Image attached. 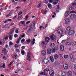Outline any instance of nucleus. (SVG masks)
<instances>
[{"mask_svg":"<svg viewBox=\"0 0 76 76\" xmlns=\"http://www.w3.org/2000/svg\"><path fill=\"white\" fill-rule=\"evenodd\" d=\"M50 39L52 41H54L56 39V36L54 34L50 35Z\"/></svg>","mask_w":76,"mask_h":76,"instance_id":"obj_1","label":"nucleus"},{"mask_svg":"<svg viewBox=\"0 0 76 76\" xmlns=\"http://www.w3.org/2000/svg\"><path fill=\"white\" fill-rule=\"evenodd\" d=\"M49 73L50 76H53L54 75V71L52 69L50 70L49 71Z\"/></svg>","mask_w":76,"mask_h":76,"instance_id":"obj_2","label":"nucleus"},{"mask_svg":"<svg viewBox=\"0 0 76 76\" xmlns=\"http://www.w3.org/2000/svg\"><path fill=\"white\" fill-rule=\"evenodd\" d=\"M70 18L71 20H75L76 18V15L75 14H72L71 15Z\"/></svg>","mask_w":76,"mask_h":76,"instance_id":"obj_3","label":"nucleus"},{"mask_svg":"<svg viewBox=\"0 0 76 76\" xmlns=\"http://www.w3.org/2000/svg\"><path fill=\"white\" fill-rule=\"evenodd\" d=\"M41 54L44 56H46L47 54V51L45 50H43L41 51Z\"/></svg>","mask_w":76,"mask_h":76,"instance_id":"obj_4","label":"nucleus"},{"mask_svg":"<svg viewBox=\"0 0 76 76\" xmlns=\"http://www.w3.org/2000/svg\"><path fill=\"white\" fill-rule=\"evenodd\" d=\"M35 29V27L34 26L32 27V26H31L28 30L29 32H31V31H34Z\"/></svg>","mask_w":76,"mask_h":76,"instance_id":"obj_5","label":"nucleus"},{"mask_svg":"<svg viewBox=\"0 0 76 76\" xmlns=\"http://www.w3.org/2000/svg\"><path fill=\"white\" fill-rule=\"evenodd\" d=\"M43 62L45 64H48L49 62V61L48 59L45 58L43 61Z\"/></svg>","mask_w":76,"mask_h":76,"instance_id":"obj_6","label":"nucleus"},{"mask_svg":"<svg viewBox=\"0 0 76 76\" xmlns=\"http://www.w3.org/2000/svg\"><path fill=\"white\" fill-rule=\"evenodd\" d=\"M58 34H63V31L61 29H59L57 30Z\"/></svg>","mask_w":76,"mask_h":76,"instance_id":"obj_7","label":"nucleus"},{"mask_svg":"<svg viewBox=\"0 0 76 76\" xmlns=\"http://www.w3.org/2000/svg\"><path fill=\"white\" fill-rule=\"evenodd\" d=\"M70 23V19H66L65 21V23L66 24H67L68 25V24H69Z\"/></svg>","mask_w":76,"mask_h":76,"instance_id":"obj_8","label":"nucleus"},{"mask_svg":"<svg viewBox=\"0 0 76 76\" xmlns=\"http://www.w3.org/2000/svg\"><path fill=\"white\" fill-rule=\"evenodd\" d=\"M74 33H75V31H74V30H71L69 31L68 33V34L70 35H73V34H74Z\"/></svg>","mask_w":76,"mask_h":76,"instance_id":"obj_9","label":"nucleus"},{"mask_svg":"<svg viewBox=\"0 0 76 76\" xmlns=\"http://www.w3.org/2000/svg\"><path fill=\"white\" fill-rule=\"evenodd\" d=\"M61 76H65L66 75V71H62L61 72Z\"/></svg>","mask_w":76,"mask_h":76,"instance_id":"obj_10","label":"nucleus"},{"mask_svg":"<svg viewBox=\"0 0 76 76\" xmlns=\"http://www.w3.org/2000/svg\"><path fill=\"white\" fill-rule=\"evenodd\" d=\"M64 68L65 70H67L68 69V65L66 64H64Z\"/></svg>","mask_w":76,"mask_h":76,"instance_id":"obj_11","label":"nucleus"},{"mask_svg":"<svg viewBox=\"0 0 76 76\" xmlns=\"http://www.w3.org/2000/svg\"><path fill=\"white\" fill-rule=\"evenodd\" d=\"M47 53L48 54H51V50L50 49H48L47 50Z\"/></svg>","mask_w":76,"mask_h":76,"instance_id":"obj_12","label":"nucleus"},{"mask_svg":"<svg viewBox=\"0 0 76 76\" xmlns=\"http://www.w3.org/2000/svg\"><path fill=\"white\" fill-rule=\"evenodd\" d=\"M67 75L69 76H72V72L71 71L68 72Z\"/></svg>","mask_w":76,"mask_h":76,"instance_id":"obj_13","label":"nucleus"},{"mask_svg":"<svg viewBox=\"0 0 76 76\" xmlns=\"http://www.w3.org/2000/svg\"><path fill=\"white\" fill-rule=\"evenodd\" d=\"M60 48H61V51H63L64 49V46L63 45H61Z\"/></svg>","mask_w":76,"mask_h":76,"instance_id":"obj_14","label":"nucleus"},{"mask_svg":"<svg viewBox=\"0 0 76 76\" xmlns=\"http://www.w3.org/2000/svg\"><path fill=\"white\" fill-rule=\"evenodd\" d=\"M50 38L49 37H46L45 38V41L46 42H48L50 41Z\"/></svg>","mask_w":76,"mask_h":76,"instance_id":"obj_15","label":"nucleus"},{"mask_svg":"<svg viewBox=\"0 0 76 76\" xmlns=\"http://www.w3.org/2000/svg\"><path fill=\"white\" fill-rule=\"evenodd\" d=\"M66 30L68 32L70 31H71V28L70 27H68L66 28Z\"/></svg>","mask_w":76,"mask_h":76,"instance_id":"obj_16","label":"nucleus"},{"mask_svg":"<svg viewBox=\"0 0 76 76\" xmlns=\"http://www.w3.org/2000/svg\"><path fill=\"white\" fill-rule=\"evenodd\" d=\"M69 15V11H67L65 12V16H68Z\"/></svg>","mask_w":76,"mask_h":76,"instance_id":"obj_17","label":"nucleus"},{"mask_svg":"<svg viewBox=\"0 0 76 76\" xmlns=\"http://www.w3.org/2000/svg\"><path fill=\"white\" fill-rule=\"evenodd\" d=\"M50 58L51 61H52V62H54V58H53V56H50Z\"/></svg>","mask_w":76,"mask_h":76,"instance_id":"obj_18","label":"nucleus"},{"mask_svg":"<svg viewBox=\"0 0 76 76\" xmlns=\"http://www.w3.org/2000/svg\"><path fill=\"white\" fill-rule=\"evenodd\" d=\"M50 45L51 48H53V47H54V46H55V45H54V44L53 43H52Z\"/></svg>","mask_w":76,"mask_h":76,"instance_id":"obj_19","label":"nucleus"},{"mask_svg":"<svg viewBox=\"0 0 76 76\" xmlns=\"http://www.w3.org/2000/svg\"><path fill=\"white\" fill-rule=\"evenodd\" d=\"M15 31V29H12L11 30V32L9 33V34H12L14 32V31Z\"/></svg>","mask_w":76,"mask_h":76,"instance_id":"obj_20","label":"nucleus"},{"mask_svg":"<svg viewBox=\"0 0 76 76\" xmlns=\"http://www.w3.org/2000/svg\"><path fill=\"white\" fill-rule=\"evenodd\" d=\"M31 56V53L30 52H28L27 54V56L28 58H30V56Z\"/></svg>","mask_w":76,"mask_h":76,"instance_id":"obj_21","label":"nucleus"},{"mask_svg":"<svg viewBox=\"0 0 76 76\" xmlns=\"http://www.w3.org/2000/svg\"><path fill=\"white\" fill-rule=\"evenodd\" d=\"M46 75V74L44 72H42L39 74L38 76H42L41 75Z\"/></svg>","mask_w":76,"mask_h":76,"instance_id":"obj_22","label":"nucleus"},{"mask_svg":"<svg viewBox=\"0 0 76 76\" xmlns=\"http://www.w3.org/2000/svg\"><path fill=\"white\" fill-rule=\"evenodd\" d=\"M55 59H57L58 58V55H55L54 57Z\"/></svg>","mask_w":76,"mask_h":76,"instance_id":"obj_23","label":"nucleus"},{"mask_svg":"<svg viewBox=\"0 0 76 76\" xmlns=\"http://www.w3.org/2000/svg\"><path fill=\"white\" fill-rule=\"evenodd\" d=\"M69 57L71 59H72L73 58V54L72 53H70L69 54Z\"/></svg>","mask_w":76,"mask_h":76,"instance_id":"obj_24","label":"nucleus"},{"mask_svg":"<svg viewBox=\"0 0 76 76\" xmlns=\"http://www.w3.org/2000/svg\"><path fill=\"white\" fill-rule=\"evenodd\" d=\"M49 71V69L48 68H46V69L44 70V72H48Z\"/></svg>","mask_w":76,"mask_h":76,"instance_id":"obj_25","label":"nucleus"},{"mask_svg":"<svg viewBox=\"0 0 76 76\" xmlns=\"http://www.w3.org/2000/svg\"><path fill=\"white\" fill-rule=\"evenodd\" d=\"M14 56H15V59H17L18 58V56L16 54V53H14Z\"/></svg>","mask_w":76,"mask_h":76,"instance_id":"obj_26","label":"nucleus"},{"mask_svg":"<svg viewBox=\"0 0 76 76\" xmlns=\"http://www.w3.org/2000/svg\"><path fill=\"white\" fill-rule=\"evenodd\" d=\"M20 41V39L19 38L18 39L17 41L16 42V43L17 44H19V41Z\"/></svg>","mask_w":76,"mask_h":76,"instance_id":"obj_27","label":"nucleus"},{"mask_svg":"<svg viewBox=\"0 0 76 76\" xmlns=\"http://www.w3.org/2000/svg\"><path fill=\"white\" fill-rule=\"evenodd\" d=\"M52 50L53 53H55V52H56V49H55V48L52 49Z\"/></svg>","mask_w":76,"mask_h":76,"instance_id":"obj_28","label":"nucleus"},{"mask_svg":"<svg viewBox=\"0 0 76 76\" xmlns=\"http://www.w3.org/2000/svg\"><path fill=\"white\" fill-rule=\"evenodd\" d=\"M69 57L68 55H64V58H67Z\"/></svg>","mask_w":76,"mask_h":76,"instance_id":"obj_29","label":"nucleus"},{"mask_svg":"<svg viewBox=\"0 0 76 76\" xmlns=\"http://www.w3.org/2000/svg\"><path fill=\"white\" fill-rule=\"evenodd\" d=\"M73 7H71L69 8V10L71 11L72 10H73Z\"/></svg>","mask_w":76,"mask_h":76,"instance_id":"obj_30","label":"nucleus"},{"mask_svg":"<svg viewBox=\"0 0 76 76\" xmlns=\"http://www.w3.org/2000/svg\"><path fill=\"white\" fill-rule=\"evenodd\" d=\"M66 44L67 45H71V43L69 42H67L66 43Z\"/></svg>","mask_w":76,"mask_h":76,"instance_id":"obj_31","label":"nucleus"},{"mask_svg":"<svg viewBox=\"0 0 76 76\" xmlns=\"http://www.w3.org/2000/svg\"><path fill=\"white\" fill-rule=\"evenodd\" d=\"M51 6H52L51 4H48V7L49 8H50V7H51Z\"/></svg>","mask_w":76,"mask_h":76,"instance_id":"obj_32","label":"nucleus"},{"mask_svg":"<svg viewBox=\"0 0 76 76\" xmlns=\"http://www.w3.org/2000/svg\"><path fill=\"white\" fill-rule=\"evenodd\" d=\"M9 38L10 40H12V35H10L9 36Z\"/></svg>","mask_w":76,"mask_h":76,"instance_id":"obj_33","label":"nucleus"},{"mask_svg":"<svg viewBox=\"0 0 76 76\" xmlns=\"http://www.w3.org/2000/svg\"><path fill=\"white\" fill-rule=\"evenodd\" d=\"M20 23L21 24H24V23H25V21H21L20 22Z\"/></svg>","mask_w":76,"mask_h":76,"instance_id":"obj_34","label":"nucleus"},{"mask_svg":"<svg viewBox=\"0 0 76 76\" xmlns=\"http://www.w3.org/2000/svg\"><path fill=\"white\" fill-rule=\"evenodd\" d=\"M11 13H9L7 15V17H9V16H11Z\"/></svg>","mask_w":76,"mask_h":76,"instance_id":"obj_35","label":"nucleus"},{"mask_svg":"<svg viewBox=\"0 0 76 76\" xmlns=\"http://www.w3.org/2000/svg\"><path fill=\"white\" fill-rule=\"evenodd\" d=\"M13 61H12V62H10V64H9L8 66H12V64L13 63Z\"/></svg>","mask_w":76,"mask_h":76,"instance_id":"obj_36","label":"nucleus"},{"mask_svg":"<svg viewBox=\"0 0 76 76\" xmlns=\"http://www.w3.org/2000/svg\"><path fill=\"white\" fill-rule=\"evenodd\" d=\"M4 38L5 39H8V37L5 36L4 37Z\"/></svg>","mask_w":76,"mask_h":76,"instance_id":"obj_37","label":"nucleus"},{"mask_svg":"<svg viewBox=\"0 0 76 76\" xmlns=\"http://www.w3.org/2000/svg\"><path fill=\"white\" fill-rule=\"evenodd\" d=\"M21 54H22V55H25V51H21Z\"/></svg>","mask_w":76,"mask_h":76,"instance_id":"obj_38","label":"nucleus"},{"mask_svg":"<svg viewBox=\"0 0 76 76\" xmlns=\"http://www.w3.org/2000/svg\"><path fill=\"white\" fill-rule=\"evenodd\" d=\"M71 13H75L76 14V12H75V11H71Z\"/></svg>","mask_w":76,"mask_h":76,"instance_id":"obj_39","label":"nucleus"},{"mask_svg":"<svg viewBox=\"0 0 76 76\" xmlns=\"http://www.w3.org/2000/svg\"><path fill=\"white\" fill-rule=\"evenodd\" d=\"M37 7H38L39 8H40V7H41V3H39L37 6Z\"/></svg>","mask_w":76,"mask_h":76,"instance_id":"obj_40","label":"nucleus"},{"mask_svg":"<svg viewBox=\"0 0 76 76\" xmlns=\"http://www.w3.org/2000/svg\"><path fill=\"white\" fill-rule=\"evenodd\" d=\"M14 37L15 38H16V37H18V34H15L14 35Z\"/></svg>","mask_w":76,"mask_h":76,"instance_id":"obj_41","label":"nucleus"},{"mask_svg":"<svg viewBox=\"0 0 76 76\" xmlns=\"http://www.w3.org/2000/svg\"><path fill=\"white\" fill-rule=\"evenodd\" d=\"M16 18H17V15H16L15 16L13 17L12 18V19H15Z\"/></svg>","mask_w":76,"mask_h":76,"instance_id":"obj_42","label":"nucleus"},{"mask_svg":"<svg viewBox=\"0 0 76 76\" xmlns=\"http://www.w3.org/2000/svg\"><path fill=\"white\" fill-rule=\"evenodd\" d=\"M22 12H20L18 13V16H19V15H22Z\"/></svg>","mask_w":76,"mask_h":76,"instance_id":"obj_43","label":"nucleus"},{"mask_svg":"<svg viewBox=\"0 0 76 76\" xmlns=\"http://www.w3.org/2000/svg\"><path fill=\"white\" fill-rule=\"evenodd\" d=\"M42 48H46V45H44L42 47Z\"/></svg>","mask_w":76,"mask_h":76,"instance_id":"obj_44","label":"nucleus"},{"mask_svg":"<svg viewBox=\"0 0 76 76\" xmlns=\"http://www.w3.org/2000/svg\"><path fill=\"white\" fill-rule=\"evenodd\" d=\"M31 42V39H28L27 40V43H29Z\"/></svg>","mask_w":76,"mask_h":76,"instance_id":"obj_45","label":"nucleus"},{"mask_svg":"<svg viewBox=\"0 0 76 76\" xmlns=\"http://www.w3.org/2000/svg\"><path fill=\"white\" fill-rule=\"evenodd\" d=\"M9 44L10 45H13V43L11 42H9Z\"/></svg>","mask_w":76,"mask_h":76,"instance_id":"obj_46","label":"nucleus"},{"mask_svg":"<svg viewBox=\"0 0 76 76\" xmlns=\"http://www.w3.org/2000/svg\"><path fill=\"white\" fill-rule=\"evenodd\" d=\"M14 46L15 48H17V47H18V45H17V44H15Z\"/></svg>","mask_w":76,"mask_h":76,"instance_id":"obj_47","label":"nucleus"},{"mask_svg":"<svg viewBox=\"0 0 76 76\" xmlns=\"http://www.w3.org/2000/svg\"><path fill=\"white\" fill-rule=\"evenodd\" d=\"M25 41V39H22L21 40V42H24V41Z\"/></svg>","mask_w":76,"mask_h":76,"instance_id":"obj_48","label":"nucleus"},{"mask_svg":"<svg viewBox=\"0 0 76 76\" xmlns=\"http://www.w3.org/2000/svg\"><path fill=\"white\" fill-rule=\"evenodd\" d=\"M28 18V15H27L26 16V20H27Z\"/></svg>","mask_w":76,"mask_h":76,"instance_id":"obj_49","label":"nucleus"},{"mask_svg":"<svg viewBox=\"0 0 76 76\" xmlns=\"http://www.w3.org/2000/svg\"><path fill=\"white\" fill-rule=\"evenodd\" d=\"M16 51L18 53H20V51H19V50L17 49L16 50Z\"/></svg>","mask_w":76,"mask_h":76,"instance_id":"obj_50","label":"nucleus"},{"mask_svg":"<svg viewBox=\"0 0 76 76\" xmlns=\"http://www.w3.org/2000/svg\"><path fill=\"white\" fill-rule=\"evenodd\" d=\"M2 67H3V68H5V65L4 63L3 64V65L2 66Z\"/></svg>","mask_w":76,"mask_h":76,"instance_id":"obj_51","label":"nucleus"},{"mask_svg":"<svg viewBox=\"0 0 76 76\" xmlns=\"http://www.w3.org/2000/svg\"><path fill=\"white\" fill-rule=\"evenodd\" d=\"M35 43V42H32L31 43V44L32 45H33V44H34Z\"/></svg>","mask_w":76,"mask_h":76,"instance_id":"obj_52","label":"nucleus"},{"mask_svg":"<svg viewBox=\"0 0 76 76\" xmlns=\"http://www.w3.org/2000/svg\"><path fill=\"white\" fill-rule=\"evenodd\" d=\"M25 47H26L25 46H23L21 47V48H22V49H24Z\"/></svg>","mask_w":76,"mask_h":76,"instance_id":"obj_53","label":"nucleus"},{"mask_svg":"<svg viewBox=\"0 0 76 76\" xmlns=\"http://www.w3.org/2000/svg\"><path fill=\"white\" fill-rule=\"evenodd\" d=\"M3 58H4V60H6L7 58H6V57L5 56H4Z\"/></svg>","mask_w":76,"mask_h":76,"instance_id":"obj_54","label":"nucleus"},{"mask_svg":"<svg viewBox=\"0 0 76 76\" xmlns=\"http://www.w3.org/2000/svg\"><path fill=\"white\" fill-rule=\"evenodd\" d=\"M43 28V29H44V27H42V26H40V27H39V28H40V30H41V28Z\"/></svg>","mask_w":76,"mask_h":76,"instance_id":"obj_55","label":"nucleus"},{"mask_svg":"<svg viewBox=\"0 0 76 76\" xmlns=\"http://www.w3.org/2000/svg\"><path fill=\"white\" fill-rule=\"evenodd\" d=\"M57 7L58 9V10H59V9H60V7H59V6L58 5H57Z\"/></svg>","mask_w":76,"mask_h":76,"instance_id":"obj_56","label":"nucleus"},{"mask_svg":"<svg viewBox=\"0 0 76 76\" xmlns=\"http://www.w3.org/2000/svg\"><path fill=\"white\" fill-rule=\"evenodd\" d=\"M6 49L5 48H4L3 49L2 51L4 52L6 51Z\"/></svg>","mask_w":76,"mask_h":76,"instance_id":"obj_57","label":"nucleus"},{"mask_svg":"<svg viewBox=\"0 0 76 76\" xmlns=\"http://www.w3.org/2000/svg\"><path fill=\"white\" fill-rule=\"evenodd\" d=\"M15 33H16L17 34H18V33H19V31L18 30H17L15 31Z\"/></svg>","mask_w":76,"mask_h":76,"instance_id":"obj_58","label":"nucleus"},{"mask_svg":"<svg viewBox=\"0 0 76 76\" xmlns=\"http://www.w3.org/2000/svg\"><path fill=\"white\" fill-rule=\"evenodd\" d=\"M30 58H27V60H28V61H31V59H29Z\"/></svg>","mask_w":76,"mask_h":76,"instance_id":"obj_59","label":"nucleus"},{"mask_svg":"<svg viewBox=\"0 0 76 76\" xmlns=\"http://www.w3.org/2000/svg\"><path fill=\"white\" fill-rule=\"evenodd\" d=\"M7 21L9 22H11L12 20L10 19H8Z\"/></svg>","mask_w":76,"mask_h":76,"instance_id":"obj_60","label":"nucleus"},{"mask_svg":"<svg viewBox=\"0 0 76 76\" xmlns=\"http://www.w3.org/2000/svg\"><path fill=\"white\" fill-rule=\"evenodd\" d=\"M57 2H54L53 3V4H54V5H55V4H57Z\"/></svg>","mask_w":76,"mask_h":76,"instance_id":"obj_61","label":"nucleus"},{"mask_svg":"<svg viewBox=\"0 0 76 76\" xmlns=\"http://www.w3.org/2000/svg\"><path fill=\"white\" fill-rule=\"evenodd\" d=\"M29 23H30V21H28L26 23V24H28Z\"/></svg>","mask_w":76,"mask_h":76,"instance_id":"obj_62","label":"nucleus"},{"mask_svg":"<svg viewBox=\"0 0 76 76\" xmlns=\"http://www.w3.org/2000/svg\"><path fill=\"white\" fill-rule=\"evenodd\" d=\"M74 67L75 69H76V64H75L74 65Z\"/></svg>","mask_w":76,"mask_h":76,"instance_id":"obj_63","label":"nucleus"},{"mask_svg":"<svg viewBox=\"0 0 76 76\" xmlns=\"http://www.w3.org/2000/svg\"><path fill=\"white\" fill-rule=\"evenodd\" d=\"M73 6H75L76 4L75 3H73L72 4Z\"/></svg>","mask_w":76,"mask_h":76,"instance_id":"obj_64","label":"nucleus"}]
</instances>
